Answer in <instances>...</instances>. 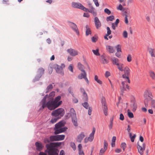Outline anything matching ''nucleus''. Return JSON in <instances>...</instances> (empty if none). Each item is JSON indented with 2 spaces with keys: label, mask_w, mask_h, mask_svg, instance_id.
<instances>
[{
  "label": "nucleus",
  "mask_w": 155,
  "mask_h": 155,
  "mask_svg": "<svg viewBox=\"0 0 155 155\" xmlns=\"http://www.w3.org/2000/svg\"><path fill=\"white\" fill-rule=\"evenodd\" d=\"M48 94L46 95L41 100V102L42 103V105L40 109H44L47 107L48 110H54L59 107L58 104L54 101L53 100H48V101L47 102L46 100Z\"/></svg>",
  "instance_id": "1"
},
{
  "label": "nucleus",
  "mask_w": 155,
  "mask_h": 155,
  "mask_svg": "<svg viewBox=\"0 0 155 155\" xmlns=\"http://www.w3.org/2000/svg\"><path fill=\"white\" fill-rule=\"evenodd\" d=\"M64 110L63 108H61L53 111L51 114L53 116L61 118L64 116Z\"/></svg>",
  "instance_id": "2"
},
{
  "label": "nucleus",
  "mask_w": 155,
  "mask_h": 155,
  "mask_svg": "<svg viewBox=\"0 0 155 155\" xmlns=\"http://www.w3.org/2000/svg\"><path fill=\"white\" fill-rule=\"evenodd\" d=\"M48 151L45 150V152L46 151L48 152V155H58L59 152L58 149L54 147H47Z\"/></svg>",
  "instance_id": "3"
},
{
  "label": "nucleus",
  "mask_w": 155,
  "mask_h": 155,
  "mask_svg": "<svg viewBox=\"0 0 155 155\" xmlns=\"http://www.w3.org/2000/svg\"><path fill=\"white\" fill-rule=\"evenodd\" d=\"M61 66H60L57 64H54V67L55 69L56 72L58 74H61L62 75L64 74V73L63 72V68L64 67V64H61Z\"/></svg>",
  "instance_id": "4"
},
{
  "label": "nucleus",
  "mask_w": 155,
  "mask_h": 155,
  "mask_svg": "<svg viewBox=\"0 0 155 155\" xmlns=\"http://www.w3.org/2000/svg\"><path fill=\"white\" fill-rule=\"evenodd\" d=\"M101 102L104 114L105 116L107 115V107L106 104L105 98L103 97L101 98Z\"/></svg>",
  "instance_id": "5"
},
{
  "label": "nucleus",
  "mask_w": 155,
  "mask_h": 155,
  "mask_svg": "<svg viewBox=\"0 0 155 155\" xmlns=\"http://www.w3.org/2000/svg\"><path fill=\"white\" fill-rule=\"evenodd\" d=\"M68 23L70 27L78 35H79V32L77 25L75 23L70 21H68Z\"/></svg>",
  "instance_id": "6"
},
{
  "label": "nucleus",
  "mask_w": 155,
  "mask_h": 155,
  "mask_svg": "<svg viewBox=\"0 0 155 155\" xmlns=\"http://www.w3.org/2000/svg\"><path fill=\"white\" fill-rule=\"evenodd\" d=\"M125 83L124 81H122L121 83L122 87H120V89L122 95L123 94L124 91H127V90L130 89V87L127 84H126Z\"/></svg>",
  "instance_id": "7"
},
{
  "label": "nucleus",
  "mask_w": 155,
  "mask_h": 155,
  "mask_svg": "<svg viewBox=\"0 0 155 155\" xmlns=\"http://www.w3.org/2000/svg\"><path fill=\"white\" fill-rule=\"evenodd\" d=\"M124 74L122 75V77L124 78H128V77L130 74V70L129 68L126 66L124 69Z\"/></svg>",
  "instance_id": "8"
},
{
  "label": "nucleus",
  "mask_w": 155,
  "mask_h": 155,
  "mask_svg": "<svg viewBox=\"0 0 155 155\" xmlns=\"http://www.w3.org/2000/svg\"><path fill=\"white\" fill-rule=\"evenodd\" d=\"M67 52L70 55L73 57L75 56L78 54V51L71 48L67 49Z\"/></svg>",
  "instance_id": "9"
},
{
  "label": "nucleus",
  "mask_w": 155,
  "mask_h": 155,
  "mask_svg": "<svg viewBox=\"0 0 155 155\" xmlns=\"http://www.w3.org/2000/svg\"><path fill=\"white\" fill-rule=\"evenodd\" d=\"M67 128L66 127L59 128H54V134L57 135L61 133L64 132L67 130Z\"/></svg>",
  "instance_id": "10"
},
{
  "label": "nucleus",
  "mask_w": 155,
  "mask_h": 155,
  "mask_svg": "<svg viewBox=\"0 0 155 155\" xmlns=\"http://www.w3.org/2000/svg\"><path fill=\"white\" fill-rule=\"evenodd\" d=\"M137 144L138 152L140 155H143V151L145 150V148L144 143H143L142 147L140 146L139 142L137 143Z\"/></svg>",
  "instance_id": "11"
},
{
  "label": "nucleus",
  "mask_w": 155,
  "mask_h": 155,
  "mask_svg": "<svg viewBox=\"0 0 155 155\" xmlns=\"http://www.w3.org/2000/svg\"><path fill=\"white\" fill-rule=\"evenodd\" d=\"M94 22L96 27L97 29H98L101 25V22L97 17L94 18Z\"/></svg>",
  "instance_id": "12"
},
{
  "label": "nucleus",
  "mask_w": 155,
  "mask_h": 155,
  "mask_svg": "<svg viewBox=\"0 0 155 155\" xmlns=\"http://www.w3.org/2000/svg\"><path fill=\"white\" fill-rule=\"evenodd\" d=\"M85 137L84 133V132H81L77 136L76 138L77 141L79 143H81Z\"/></svg>",
  "instance_id": "13"
},
{
  "label": "nucleus",
  "mask_w": 155,
  "mask_h": 155,
  "mask_svg": "<svg viewBox=\"0 0 155 155\" xmlns=\"http://www.w3.org/2000/svg\"><path fill=\"white\" fill-rule=\"evenodd\" d=\"M149 91H146L144 93V96L145 98L144 100V103L145 105V107H147L148 106V100L147 98V96H148V93Z\"/></svg>",
  "instance_id": "14"
},
{
  "label": "nucleus",
  "mask_w": 155,
  "mask_h": 155,
  "mask_svg": "<svg viewBox=\"0 0 155 155\" xmlns=\"http://www.w3.org/2000/svg\"><path fill=\"white\" fill-rule=\"evenodd\" d=\"M61 144V142H51L49 144H47L46 147H54H54H59Z\"/></svg>",
  "instance_id": "15"
},
{
  "label": "nucleus",
  "mask_w": 155,
  "mask_h": 155,
  "mask_svg": "<svg viewBox=\"0 0 155 155\" xmlns=\"http://www.w3.org/2000/svg\"><path fill=\"white\" fill-rule=\"evenodd\" d=\"M61 98V96L60 95H58L54 99H53L54 101L59 106L61 105L62 103V101H60Z\"/></svg>",
  "instance_id": "16"
},
{
  "label": "nucleus",
  "mask_w": 155,
  "mask_h": 155,
  "mask_svg": "<svg viewBox=\"0 0 155 155\" xmlns=\"http://www.w3.org/2000/svg\"><path fill=\"white\" fill-rule=\"evenodd\" d=\"M35 145L37 150L39 151H41L44 147L42 143L38 142H36L35 143Z\"/></svg>",
  "instance_id": "17"
},
{
  "label": "nucleus",
  "mask_w": 155,
  "mask_h": 155,
  "mask_svg": "<svg viewBox=\"0 0 155 155\" xmlns=\"http://www.w3.org/2000/svg\"><path fill=\"white\" fill-rule=\"evenodd\" d=\"M131 107L132 108V110L133 111H135L136 110L137 105L134 100H131Z\"/></svg>",
  "instance_id": "18"
},
{
  "label": "nucleus",
  "mask_w": 155,
  "mask_h": 155,
  "mask_svg": "<svg viewBox=\"0 0 155 155\" xmlns=\"http://www.w3.org/2000/svg\"><path fill=\"white\" fill-rule=\"evenodd\" d=\"M65 124V123H64V121H61L55 124L54 128L56 129L61 128L62 127H63Z\"/></svg>",
  "instance_id": "19"
},
{
  "label": "nucleus",
  "mask_w": 155,
  "mask_h": 155,
  "mask_svg": "<svg viewBox=\"0 0 155 155\" xmlns=\"http://www.w3.org/2000/svg\"><path fill=\"white\" fill-rule=\"evenodd\" d=\"M95 131V128L94 127L92 132L89 135V137H87V139H88L89 141L92 142L93 140Z\"/></svg>",
  "instance_id": "20"
},
{
  "label": "nucleus",
  "mask_w": 155,
  "mask_h": 155,
  "mask_svg": "<svg viewBox=\"0 0 155 155\" xmlns=\"http://www.w3.org/2000/svg\"><path fill=\"white\" fill-rule=\"evenodd\" d=\"M82 5L79 3L75 2H72L71 3V6L72 7L74 8H76L81 9V7Z\"/></svg>",
  "instance_id": "21"
},
{
  "label": "nucleus",
  "mask_w": 155,
  "mask_h": 155,
  "mask_svg": "<svg viewBox=\"0 0 155 155\" xmlns=\"http://www.w3.org/2000/svg\"><path fill=\"white\" fill-rule=\"evenodd\" d=\"M55 92L53 91L51 92L49 94V96L48 95L47 97V100H52L54 99V97L55 95Z\"/></svg>",
  "instance_id": "22"
},
{
  "label": "nucleus",
  "mask_w": 155,
  "mask_h": 155,
  "mask_svg": "<svg viewBox=\"0 0 155 155\" xmlns=\"http://www.w3.org/2000/svg\"><path fill=\"white\" fill-rule=\"evenodd\" d=\"M82 72V73H81L78 76V78L79 79H84L87 76V74L85 71Z\"/></svg>",
  "instance_id": "23"
},
{
  "label": "nucleus",
  "mask_w": 155,
  "mask_h": 155,
  "mask_svg": "<svg viewBox=\"0 0 155 155\" xmlns=\"http://www.w3.org/2000/svg\"><path fill=\"white\" fill-rule=\"evenodd\" d=\"M72 122L75 127H77L78 125V120L77 117H71Z\"/></svg>",
  "instance_id": "24"
},
{
  "label": "nucleus",
  "mask_w": 155,
  "mask_h": 155,
  "mask_svg": "<svg viewBox=\"0 0 155 155\" xmlns=\"http://www.w3.org/2000/svg\"><path fill=\"white\" fill-rule=\"evenodd\" d=\"M119 59L115 57H113L111 58L112 63L113 65H118L119 63Z\"/></svg>",
  "instance_id": "25"
},
{
  "label": "nucleus",
  "mask_w": 155,
  "mask_h": 155,
  "mask_svg": "<svg viewBox=\"0 0 155 155\" xmlns=\"http://www.w3.org/2000/svg\"><path fill=\"white\" fill-rule=\"evenodd\" d=\"M106 49L110 53H113L114 52V48L112 46L109 45L106 46Z\"/></svg>",
  "instance_id": "26"
},
{
  "label": "nucleus",
  "mask_w": 155,
  "mask_h": 155,
  "mask_svg": "<svg viewBox=\"0 0 155 155\" xmlns=\"http://www.w3.org/2000/svg\"><path fill=\"white\" fill-rule=\"evenodd\" d=\"M70 112L71 118L76 116V112L74 108H71Z\"/></svg>",
  "instance_id": "27"
},
{
  "label": "nucleus",
  "mask_w": 155,
  "mask_h": 155,
  "mask_svg": "<svg viewBox=\"0 0 155 155\" xmlns=\"http://www.w3.org/2000/svg\"><path fill=\"white\" fill-rule=\"evenodd\" d=\"M86 35L88 36L90 34H91V31L90 28L89 27L88 25H86Z\"/></svg>",
  "instance_id": "28"
},
{
  "label": "nucleus",
  "mask_w": 155,
  "mask_h": 155,
  "mask_svg": "<svg viewBox=\"0 0 155 155\" xmlns=\"http://www.w3.org/2000/svg\"><path fill=\"white\" fill-rule=\"evenodd\" d=\"M45 70L44 68H39L37 71L38 74L42 76L44 73Z\"/></svg>",
  "instance_id": "29"
},
{
  "label": "nucleus",
  "mask_w": 155,
  "mask_h": 155,
  "mask_svg": "<svg viewBox=\"0 0 155 155\" xmlns=\"http://www.w3.org/2000/svg\"><path fill=\"white\" fill-rule=\"evenodd\" d=\"M119 70L121 71H123L124 68V65L123 64L119 63L118 65H117Z\"/></svg>",
  "instance_id": "30"
},
{
  "label": "nucleus",
  "mask_w": 155,
  "mask_h": 155,
  "mask_svg": "<svg viewBox=\"0 0 155 155\" xmlns=\"http://www.w3.org/2000/svg\"><path fill=\"white\" fill-rule=\"evenodd\" d=\"M56 136L57 141L63 140L64 139L65 137L64 135H57Z\"/></svg>",
  "instance_id": "31"
},
{
  "label": "nucleus",
  "mask_w": 155,
  "mask_h": 155,
  "mask_svg": "<svg viewBox=\"0 0 155 155\" xmlns=\"http://www.w3.org/2000/svg\"><path fill=\"white\" fill-rule=\"evenodd\" d=\"M49 139L50 141L51 142L57 141L56 135L50 136Z\"/></svg>",
  "instance_id": "32"
},
{
  "label": "nucleus",
  "mask_w": 155,
  "mask_h": 155,
  "mask_svg": "<svg viewBox=\"0 0 155 155\" xmlns=\"http://www.w3.org/2000/svg\"><path fill=\"white\" fill-rule=\"evenodd\" d=\"M78 68L79 70L81 71H85L83 69L84 66L80 63L79 62L78 64Z\"/></svg>",
  "instance_id": "33"
},
{
  "label": "nucleus",
  "mask_w": 155,
  "mask_h": 155,
  "mask_svg": "<svg viewBox=\"0 0 155 155\" xmlns=\"http://www.w3.org/2000/svg\"><path fill=\"white\" fill-rule=\"evenodd\" d=\"M150 54L152 57H155V55L154 54V49L151 48H149L148 49Z\"/></svg>",
  "instance_id": "34"
},
{
  "label": "nucleus",
  "mask_w": 155,
  "mask_h": 155,
  "mask_svg": "<svg viewBox=\"0 0 155 155\" xmlns=\"http://www.w3.org/2000/svg\"><path fill=\"white\" fill-rule=\"evenodd\" d=\"M101 60L103 64H107L108 62V61L103 56H101Z\"/></svg>",
  "instance_id": "35"
},
{
  "label": "nucleus",
  "mask_w": 155,
  "mask_h": 155,
  "mask_svg": "<svg viewBox=\"0 0 155 155\" xmlns=\"http://www.w3.org/2000/svg\"><path fill=\"white\" fill-rule=\"evenodd\" d=\"M129 136L130 138L131 142H134V139L136 136V134H134V135L132 136L131 133H129Z\"/></svg>",
  "instance_id": "36"
},
{
  "label": "nucleus",
  "mask_w": 155,
  "mask_h": 155,
  "mask_svg": "<svg viewBox=\"0 0 155 155\" xmlns=\"http://www.w3.org/2000/svg\"><path fill=\"white\" fill-rule=\"evenodd\" d=\"M53 87V86L52 84H50L48 85L46 88V93H48L49 91H51V90L52 89Z\"/></svg>",
  "instance_id": "37"
},
{
  "label": "nucleus",
  "mask_w": 155,
  "mask_h": 155,
  "mask_svg": "<svg viewBox=\"0 0 155 155\" xmlns=\"http://www.w3.org/2000/svg\"><path fill=\"white\" fill-rule=\"evenodd\" d=\"M60 117H55L54 118H52L51 120V122L54 124L59 119H60Z\"/></svg>",
  "instance_id": "38"
},
{
  "label": "nucleus",
  "mask_w": 155,
  "mask_h": 155,
  "mask_svg": "<svg viewBox=\"0 0 155 155\" xmlns=\"http://www.w3.org/2000/svg\"><path fill=\"white\" fill-rule=\"evenodd\" d=\"M92 51L93 52L94 54L96 56H99L100 55L98 49H97L96 50H92Z\"/></svg>",
  "instance_id": "39"
},
{
  "label": "nucleus",
  "mask_w": 155,
  "mask_h": 155,
  "mask_svg": "<svg viewBox=\"0 0 155 155\" xmlns=\"http://www.w3.org/2000/svg\"><path fill=\"white\" fill-rule=\"evenodd\" d=\"M80 90L82 92L83 91V95L84 96L86 100H87L88 99L87 95L86 92H85L84 89L82 88H81Z\"/></svg>",
  "instance_id": "40"
},
{
  "label": "nucleus",
  "mask_w": 155,
  "mask_h": 155,
  "mask_svg": "<svg viewBox=\"0 0 155 155\" xmlns=\"http://www.w3.org/2000/svg\"><path fill=\"white\" fill-rule=\"evenodd\" d=\"M114 18V17L113 15L110 16L108 17H107L106 18V20L107 21H113Z\"/></svg>",
  "instance_id": "41"
},
{
  "label": "nucleus",
  "mask_w": 155,
  "mask_h": 155,
  "mask_svg": "<svg viewBox=\"0 0 155 155\" xmlns=\"http://www.w3.org/2000/svg\"><path fill=\"white\" fill-rule=\"evenodd\" d=\"M94 80L99 84H102V82L100 80L98 79V77L97 75L95 76Z\"/></svg>",
  "instance_id": "42"
},
{
  "label": "nucleus",
  "mask_w": 155,
  "mask_h": 155,
  "mask_svg": "<svg viewBox=\"0 0 155 155\" xmlns=\"http://www.w3.org/2000/svg\"><path fill=\"white\" fill-rule=\"evenodd\" d=\"M41 76L40 75H39L38 74H37L36 76L35 77V78H34V79L33 80V81L34 82H35L36 81H38L40 79V78L41 77Z\"/></svg>",
  "instance_id": "43"
},
{
  "label": "nucleus",
  "mask_w": 155,
  "mask_h": 155,
  "mask_svg": "<svg viewBox=\"0 0 155 155\" xmlns=\"http://www.w3.org/2000/svg\"><path fill=\"white\" fill-rule=\"evenodd\" d=\"M127 114L128 117L130 118H133L134 117L133 113L130 112L129 110H127Z\"/></svg>",
  "instance_id": "44"
},
{
  "label": "nucleus",
  "mask_w": 155,
  "mask_h": 155,
  "mask_svg": "<svg viewBox=\"0 0 155 155\" xmlns=\"http://www.w3.org/2000/svg\"><path fill=\"white\" fill-rule=\"evenodd\" d=\"M150 76L152 79H154L155 78V74L154 72L152 71H150L149 72Z\"/></svg>",
  "instance_id": "45"
},
{
  "label": "nucleus",
  "mask_w": 155,
  "mask_h": 155,
  "mask_svg": "<svg viewBox=\"0 0 155 155\" xmlns=\"http://www.w3.org/2000/svg\"><path fill=\"white\" fill-rule=\"evenodd\" d=\"M81 7V9L83 10V11L86 12H89V9L88 8L84 7L82 5Z\"/></svg>",
  "instance_id": "46"
},
{
  "label": "nucleus",
  "mask_w": 155,
  "mask_h": 155,
  "mask_svg": "<svg viewBox=\"0 0 155 155\" xmlns=\"http://www.w3.org/2000/svg\"><path fill=\"white\" fill-rule=\"evenodd\" d=\"M151 101V107L152 108L155 107V100L152 99L150 100Z\"/></svg>",
  "instance_id": "47"
},
{
  "label": "nucleus",
  "mask_w": 155,
  "mask_h": 155,
  "mask_svg": "<svg viewBox=\"0 0 155 155\" xmlns=\"http://www.w3.org/2000/svg\"><path fill=\"white\" fill-rule=\"evenodd\" d=\"M126 144L125 143L123 142L122 143L121 145V147L123 148V151H124L125 149L126 148Z\"/></svg>",
  "instance_id": "48"
},
{
  "label": "nucleus",
  "mask_w": 155,
  "mask_h": 155,
  "mask_svg": "<svg viewBox=\"0 0 155 155\" xmlns=\"http://www.w3.org/2000/svg\"><path fill=\"white\" fill-rule=\"evenodd\" d=\"M71 146L72 148L74 150H75L76 149V147L74 143L73 142H71L70 143Z\"/></svg>",
  "instance_id": "49"
},
{
  "label": "nucleus",
  "mask_w": 155,
  "mask_h": 155,
  "mask_svg": "<svg viewBox=\"0 0 155 155\" xmlns=\"http://www.w3.org/2000/svg\"><path fill=\"white\" fill-rule=\"evenodd\" d=\"M83 106L85 108L87 109L88 108L89 105L87 102H85L82 104Z\"/></svg>",
  "instance_id": "50"
},
{
  "label": "nucleus",
  "mask_w": 155,
  "mask_h": 155,
  "mask_svg": "<svg viewBox=\"0 0 155 155\" xmlns=\"http://www.w3.org/2000/svg\"><path fill=\"white\" fill-rule=\"evenodd\" d=\"M72 88L71 87H69L68 89V91L70 94H71L72 95V96L74 97V94L73 92L72 91Z\"/></svg>",
  "instance_id": "51"
},
{
  "label": "nucleus",
  "mask_w": 155,
  "mask_h": 155,
  "mask_svg": "<svg viewBox=\"0 0 155 155\" xmlns=\"http://www.w3.org/2000/svg\"><path fill=\"white\" fill-rule=\"evenodd\" d=\"M104 149L105 150H107L108 146V143L107 141L104 140Z\"/></svg>",
  "instance_id": "52"
},
{
  "label": "nucleus",
  "mask_w": 155,
  "mask_h": 155,
  "mask_svg": "<svg viewBox=\"0 0 155 155\" xmlns=\"http://www.w3.org/2000/svg\"><path fill=\"white\" fill-rule=\"evenodd\" d=\"M106 150H105L104 149L102 148L100 150L99 155H103L104 153V152Z\"/></svg>",
  "instance_id": "53"
},
{
  "label": "nucleus",
  "mask_w": 155,
  "mask_h": 155,
  "mask_svg": "<svg viewBox=\"0 0 155 155\" xmlns=\"http://www.w3.org/2000/svg\"><path fill=\"white\" fill-rule=\"evenodd\" d=\"M116 48L117 50V52H121V46L119 45H118L116 46Z\"/></svg>",
  "instance_id": "54"
},
{
  "label": "nucleus",
  "mask_w": 155,
  "mask_h": 155,
  "mask_svg": "<svg viewBox=\"0 0 155 155\" xmlns=\"http://www.w3.org/2000/svg\"><path fill=\"white\" fill-rule=\"evenodd\" d=\"M107 35H109L111 34V31L110 29V28L109 27H107Z\"/></svg>",
  "instance_id": "55"
},
{
  "label": "nucleus",
  "mask_w": 155,
  "mask_h": 155,
  "mask_svg": "<svg viewBox=\"0 0 155 155\" xmlns=\"http://www.w3.org/2000/svg\"><path fill=\"white\" fill-rule=\"evenodd\" d=\"M104 12L108 15H110L111 13L110 11L107 8L105 9Z\"/></svg>",
  "instance_id": "56"
},
{
  "label": "nucleus",
  "mask_w": 155,
  "mask_h": 155,
  "mask_svg": "<svg viewBox=\"0 0 155 155\" xmlns=\"http://www.w3.org/2000/svg\"><path fill=\"white\" fill-rule=\"evenodd\" d=\"M91 40L93 42H95L97 40V38L94 37H92L91 38Z\"/></svg>",
  "instance_id": "57"
},
{
  "label": "nucleus",
  "mask_w": 155,
  "mask_h": 155,
  "mask_svg": "<svg viewBox=\"0 0 155 155\" xmlns=\"http://www.w3.org/2000/svg\"><path fill=\"white\" fill-rule=\"evenodd\" d=\"M128 35L126 31H124L123 32V37L125 38H127Z\"/></svg>",
  "instance_id": "58"
},
{
  "label": "nucleus",
  "mask_w": 155,
  "mask_h": 155,
  "mask_svg": "<svg viewBox=\"0 0 155 155\" xmlns=\"http://www.w3.org/2000/svg\"><path fill=\"white\" fill-rule=\"evenodd\" d=\"M119 119L121 120H124V116L121 113L120 114Z\"/></svg>",
  "instance_id": "59"
},
{
  "label": "nucleus",
  "mask_w": 155,
  "mask_h": 155,
  "mask_svg": "<svg viewBox=\"0 0 155 155\" xmlns=\"http://www.w3.org/2000/svg\"><path fill=\"white\" fill-rule=\"evenodd\" d=\"M127 61L128 62H130L131 61V56L130 54H129L127 58Z\"/></svg>",
  "instance_id": "60"
},
{
  "label": "nucleus",
  "mask_w": 155,
  "mask_h": 155,
  "mask_svg": "<svg viewBox=\"0 0 155 155\" xmlns=\"http://www.w3.org/2000/svg\"><path fill=\"white\" fill-rule=\"evenodd\" d=\"M68 68L71 72H73V68L71 64L69 65Z\"/></svg>",
  "instance_id": "61"
},
{
  "label": "nucleus",
  "mask_w": 155,
  "mask_h": 155,
  "mask_svg": "<svg viewBox=\"0 0 155 155\" xmlns=\"http://www.w3.org/2000/svg\"><path fill=\"white\" fill-rule=\"evenodd\" d=\"M148 97H149L150 99V100L153 99V96L152 95V93L151 92H150V91H149V92Z\"/></svg>",
  "instance_id": "62"
},
{
  "label": "nucleus",
  "mask_w": 155,
  "mask_h": 155,
  "mask_svg": "<svg viewBox=\"0 0 155 155\" xmlns=\"http://www.w3.org/2000/svg\"><path fill=\"white\" fill-rule=\"evenodd\" d=\"M95 4L97 7H98L99 5V4L98 2V0H93Z\"/></svg>",
  "instance_id": "63"
},
{
  "label": "nucleus",
  "mask_w": 155,
  "mask_h": 155,
  "mask_svg": "<svg viewBox=\"0 0 155 155\" xmlns=\"http://www.w3.org/2000/svg\"><path fill=\"white\" fill-rule=\"evenodd\" d=\"M79 155H84V153L83 150H80L78 151Z\"/></svg>",
  "instance_id": "64"
}]
</instances>
